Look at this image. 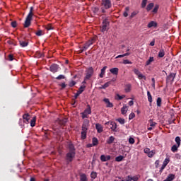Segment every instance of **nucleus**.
<instances>
[{
	"mask_svg": "<svg viewBox=\"0 0 181 181\" xmlns=\"http://www.w3.org/2000/svg\"><path fill=\"white\" fill-rule=\"evenodd\" d=\"M126 181H132V177L128 176Z\"/></svg>",
	"mask_w": 181,
	"mask_h": 181,
	"instance_id": "obj_61",
	"label": "nucleus"
},
{
	"mask_svg": "<svg viewBox=\"0 0 181 181\" xmlns=\"http://www.w3.org/2000/svg\"><path fill=\"white\" fill-rule=\"evenodd\" d=\"M36 124V117H34L30 121V127H35Z\"/></svg>",
	"mask_w": 181,
	"mask_h": 181,
	"instance_id": "obj_28",
	"label": "nucleus"
},
{
	"mask_svg": "<svg viewBox=\"0 0 181 181\" xmlns=\"http://www.w3.org/2000/svg\"><path fill=\"white\" fill-rule=\"evenodd\" d=\"M129 105L130 107H132V105H134V101H133V100H130V101L129 102Z\"/></svg>",
	"mask_w": 181,
	"mask_h": 181,
	"instance_id": "obj_63",
	"label": "nucleus"
},
{
	"mask_svg": "<svg viewBox=\"0 0 181 181\" xmlns=\"http://www.w3.org/2000/svg\"><path fill=\"white\" fill-rule=\"evenodd\" d=\"M133 118H135V113L132 112L129 116V119H133Z\"/></svg>",
	"mask_w": 181,
	"mask_h": 181,
	"instance_id": "obj_49",
	"label": "nucleus"
},
{
	"mask_svg": "<svg viewBox=\"0 0 181 181\" xmlns=\"http://www.w3.org/2000/svg\"><path fill=\"white\" fill-rule=\"evenodd\" d=\"M148 158H152V156H153V155H155V151H151L150 152H148V153L147 154Z\"/></svg>",
	"mask_w": 181,
	"mask_h": 181,
	"instance_id": "obj_42",
	"label": "nucleus"
},
{
	"mask_svg": "<svg viewBox=\"0 0 181 181\" xmlns=\"http://www.w3.org/2000/svg\"><path fill=\"white\" fill-rule=\"evenodd\" d=\"M84 88H86V86H81L79 88L78 90L74 95L75 98H77V97H78V95H80V94H81V93H83V91H84Z\"/></svg>",
	"mask_w": 181,
	"mask_h": 181,
	"instance_id": "obj_12",
	"label": "nucleus"
},
{
	"mask_svg": "<svg viewBox=\"0 0 181 181\" xmlns=\"http://www.w3.org/2000/svg\"><path fill=\"white\" fill-rule=\"evenodd\" d=\"M70 87H73V86H76V82L74 81H72L69 83Z\"/></svg>",
	"mask_w": 181,
	"mask_h": 181,
	"instance_id": "obj_57",
	"label": "nucleus"
},
{
	"mask_svg": "<svg viewBox=\"0 0 181 181\" xmlns=\"http://www.w3.org/2000/svg\"><path fill=\"white\" fill-rule=\"evenodd\" d=\"M114 141H115V138L112 136H111L107 140V144H108L109 145H111V144H112V142H114Z\"/></svg>",
	"mask_w": 181,
	"mask_h": 181,
	"instance_id": "obj_24",
	"label": "nucleus"
},
{
	"mask_svg": "<svg viewBox=\"0 0 181 181\" xmlns=\"http://www.w3.org/2000/svg\"><path fill=\"white\" fill-rule=\"evenodd\" d=\"M69 151L66 154V159H67V160H69V162H71V160H73V158H74V156H76V151L74 150V146L73 144H71V143H70L69 144Z\"/></svg>",
	"mask_w": 181,
	"mask_h": 181,
	"instance_id": "obj_3",
	"label": "nucleus"
},
{
	"mask_svg": "<svg viewBox=\"0 0 181 181\" xmlns=\"http://www.w3.org/2000/svg\"><path fill=\"white\" fill-rule=\"evenodd\" d=\"M110 86H111V82H107L103 85V88H107L108 87H110Z\"/></svg>",
	"mask_w": 181,
	"mask_h": 181,
	"instance_id": "obj_46",
	"label": "nucleus"
},
{
	"mask_svg": "<svg viewBox=\"0 0 181 181\" xmlns=\"http://www.w3.org/2000/svg\"><path fill=\"white\" fill-rule=\"evenodd\" d=\"M52 29H53V27L52 26V25H47L46 27L47 30H52Z\"/></svg>",
	"mask_w": 181,
	"mask_h": 181,
	"instance_id": "obj_54",
	"label": "nucleus"
},
{
	"mask_svg": "<svg viewBox=\"0 0 181 181\" xmlns=\"http://www.w3.org/2000/svg\"><path fill=\"white\" fill-rule=\"evenodd\" d=\"M132 180H134V181H138V177H132Z\"/></svg>",
	"mask_w": 181,
	"mask_h": 181,
	"instance_id": "obj_60",
	"label": "nucleus"
},
{
	"mask_svg": "<svg viewBox=\"0 0 181 181\" xmlns=\"http://www.w3.org/2000/svg\"><path fill=\"white\" fill-rule=\"evenodd\" d=\"M165 168H166V165H165L164 164L162 165L161 168L160 170V172H163V169H165Z\"/></svg>",
	"mask_w": 181,
	"mask_h": 181,
	"instance_id": "obj_59",
	"label": "nucleus"
},
{
	"mask_svg": "<svg viewBox=\"0 0 181 181\" xmlns=\"http://www.w3.org/2000/svg\"><path fill=\"white\" fill-rule=\"evenodd\" d=\"M11 26H12V28H16V26H17L16 21L11 22Z\"/></svg>",
	"mask_w": 181,
	"mask_h": 181,
	"instance_id": "obj_56",
	"label": "nucleus"
},
{
	"mask_svg": "<svg viewBox=\"0 0 181 181\" xmlns=\"http://www.w3.org/2000/svg\"><path fill=\"white\" fill-rule=\"evenodd\" d=\"M165 56V49H160L158 52V57L162 58Z\"/></svg>",
	"mask_w": 181,
	"mask_h": 181,
	"instance_id": "obj_23",
	"label": "nucleus"
},
{
	"mask_svg": "<svg viewBox=\"0 0 181 181\" xmlns=\"http://www.w3.org/2000/svg\"><path fill=\"white\" fill-rule=\"evenodd\" d=\"M92 144L94 146H97V145H98V139L95 137H93L92 139Z\"/></svg>",
	"mask_w": 181,
	"mask_h": 181,
	"instance_id": "obj_25",
	"label": "nucleus"
},
{
	"mask_svg": "<svg viewBox=\"0 0 181 181\" xmlns=\"http://www.w3.org/2000/svg\"><path fill=\"white\" fill-rule=\"evenodd\" d=\"M50 71H52V73H57V71H59V65L52 64L50 66Z\"/></svg>",
	"mask_w": 181,
	"mask_h": 181,
	"instance_id": "obj_10",
	"label": "nucleus"
},
{
	"mask_svg": "<svg viewBox=\"0 0 181 181\" xmlns=\"http://www.w3.org/2000/svg\"><path fill=\"white\" fill-rule=\"evenodd\" d=\"M117 121L119 122V124H121L122 125H124V124H125V119L122 118H119L117 119Z\"/></svg>",
	"mask_w": 181,
	"mask_h": 181,
	"instance_id": "obj_36",
	"label": "nucleus"
},
{
	"mask_svg": "<svg viewBox=\"0 0 181 181\" xmlns=\"http://www.w3.org/2000/svg\"><path fill=\"white\" fill-rule=\"evenodd\" d=\"M105 70H107V66H104L102 69H101V72L100 74V78H103V77H104V74H105Z\"/></svg>",
	"mask_w": 181,
	"mask_h": 181,
	"instance_id": "obj_22",
	"label": "nucleus"
},
{
	"mask_svg": "<svg viewBox=\"0 0 181 181\" xmlns=\"http://www.w3.org/2000/svg\"><path fill=\"white\" fill-rule=\"evenodd\" d=\"M123 64H132V62H131L129 60H128V59H124V61H123Z\"/></svg>",
	"mask_w": 181,
	"mask_h": 181,
	"instance_id": "obj_48",
	"label": "nucleus"
},
{
	"mask_svg": "<svg viewBox=\"0 0 181 181\" xmlns=\"http://www.w3.org/2000/svg\"><path fill=\"white\" fill-rule=\"evenodd\" d=\"M8 59L10 62H12V60H13V56L12 54L8 55Z\"/></svg>",
	"mask_w": 181,
	"mask_h": 181,
	"instance_id": "obj_58",
	"label": "nucleus"
},
{
	"mask_svg": "<svg viewBox=\"0 0 181 181\" xmlns=\"http://www.w3.org/2000/svg\"><path fill=\"white\" fill-rule=\"evenodd\" d=\"M112 6L111 0H102L100 4L101 13H107V10L110 9Z\"/></svg>",
	"mask_w": 181,
	"mask_h": 181,
	"instance_id": "obj_1",
	"label": "nucleus"
},
{
	"mask_svg": "<svg viewBox=\"0 0 181 181\" xmlns=\"http://www.w3.org/2000/svg\"><path fill=\"white\" fill-rule=\"evenodd\" d=\"M128 11H129V8L126 7V11H124V13H123L124 18H127V16H128Z\"/></svg>",
	"mask_w": 181,
	"mask_h": 181,
	"instance_id": "obj_41",
	"label": "nucleus"
},
{
	"mask_svg": "<svg viewBox=\"0 0 181 181\" xmlns=\"http://www.w3.org/2000/svg\"><path fill=\"white\" fill-rule=\"evenodd\" d=\"M118 68H112L110 69V71L112 73V74L117 76V74H118Z\"/></svg>",
	"mask_w": 181,
	"mask_h": 181,
	"instance_id": "obj_21",
	"label": "nucleus"
},
{
	"mask_svg": "<svg viewBox=\"0 0 181 181\" xmlns=\"http://www.w3.org/2000/svg\"><path fill=\"white\" fill-rule=\"evenodd\" d=\"M103 101L104 103H105L106 107H107V108H112L114 107V105H112V103L110 102V99L105 98Z\"/></svg>",
	"mask_w": 181,
	"mask_h": 181,
	"instance_id": "obj_11",
	"label": "nucleus"
},
{
	"mask_svg": "<svg viewBox=\"0 0 181 181\" xmlns=\"http://www.w3.org/2000/svg\"><path fill=\"white\" fill-rule=\"evenodd\" d=\"M133 71H134V74H136V76H137V77L139 80H142V79L146 80V76H145V75L142 74V73H141V71H139L138 69L134 68L133 69Z\"/></svg>",
	"mask_w": 181,
	"mask_h": 181,
	"instance_id": "obj_7",
	"label": "nucleus"
},
{
	"mask_svg": "<svg viewBox=\"0 0 181 181\" xmlns=\"http://www.w3.org/2000/svg\"><path fill=\"white\" fill-rule=\"evenodd\" d=\"M80 180L81 181H88V180L87 179V175H86L85 174H81L80 175Z\"/></svg>",
	"mask_w": 181,
	"mask_h": 181,
	"instance_id": "obj_26",
	"label": "nucleus"
},
{
	"mask_svg": "<svg viewBox=\"0 0 181 181\" xmlns=\"http://www.w3.org/2000/svg\"><path fill=\"white\" fill-rule=\"evenodd\" d=\"M117 100H122L123 98H125V95H119V94L117 95Z\"/></svg>",
	"mask_w": 181,
	"mask_h": 181,
	"instance_id": "obj_47",
	"label": "nucleus"
},
{
	"mask_svg": "<svg viewBox=\"0 0 181 181\" xmlns=\"http://www.w3.org/2000/svg\"><path fill=\"white\" fill-rule=\"evenodd\" d=\"M36 35H37V36H42V35H43V31H42V30H38V31L36 33Z\"/></svg>",
	"mask_w": 181,
	"mask_h": 181,
	"instance_id": "obj_52",
	"label": "nucleus"
},
{
	"mask_svg": "<svg viewBox=\"0 0 181 181\" xmlns=\"http://www.w3.org/2000/svg\"><path fill=\"white\" fill-rule=\"evenodd\" d=\"M110 159H111V156H105V155H102L100 156V160H102V162H107V160H110Z\"/></svg>",
	"mask_w": 181,
	"mask_h": 181,
	"instance_id": "obj_16",
	"label": "nucleus"
},
{
	"mask_svg": "<svg viewBox=\"0 0 181 181\" xmlns=\"http://www.w3.org/2000/svg\"><path fill=\"white\" fill-rule=\"evenodd\" d=\"M179 146H178L177 144H175V145H173V146H172V148H171V151H172V152H177V148H179Z\"/></svg>",
	"mask_w": 181,
	"mask_h": 181,
	"instance_id": "obj_27",
	"label": "nucleus"
},
{
	"mask_svg": "<svg viewBox=\"0 0 181 181\" xmlns=\"http://www.w3.org/2000/svg\"><path fill=\"white\" fill-rule=\"evenodd\" d=\"M106 124H110V128L112 131H113L114 132H117V123H115V122H111L110 123V122H108Z\"/></svg>",
	"mask_w": 181,
	"mask_h": 181,
	"instance_id": "obj_13",
	"label": "nucleus"
},
{
	"mask_svg": "<svg viewBox=\"0 0 181 181\" xmlns=\"http://www.w3.org/2000/svg\"><path fill=\"white\" fill-rule=\"evenodd\" d=\"M147 26L148 28H156L158 26V23H156L155 21H151Z\"/></svg>",
	"mask_w": 181,
	"mask_h": 181,
	"instance_id": "obj_18",
	"label": "nucleus"
},
{
	"mask_svg": "<svg viewBox=\"0 0 181 181\" xmlns=\"http://www.w3.org/2000/svg\"><path fill=\"white\" fill-rule=\"evenodd\" d=\"M121 57H125V55H124V54L118 55L117 57H116V59H119Z\"/></svg>",
	"mask_w": 181,
	"mask_h": 181,
	"instance_id": "obj_62",
	"label": "nucleus"
},
{
	"mask_svg": "<svg viewBox=\"0 0 181 181\" xmlns=\"http://www.w3.org/2000/svg\"><path fill=\"white\" fill-rule=\"evenodd\" d=\"M93 12L94 13H98V12H100V8H98V7H95L93 8Z\"/></svg>",
	"mask_w": 181,
	"mask_h": 181,
	"instance_id": "obj_43",
	"label": "nucleus"
},
{
	"mask_svg": "<svg viewBox=\"0 0 181 181\" xmlns=\"http://www.w3.org/2000/svg\"><path fill=\"white\" fill-rule=\"evenodd\" d=\"M136 15H138V12L134 11L133 13H132L130 18H134V16H136Z\"/></svg>",
	"mask_w": 181,
	"mask_h": 181,
	"instance_id": "obj_55",
	"label": "nucleus"
},
{
	"mask_svg": "<svg viewBox=\"0 0 181 181\" xmlns=\"http://www.w3.org/2000/svg\"><path fill=\"white\" fill-rule=\"evenodd\" d=\"M169 162H170V158H166L164 160L163 165H164V166H168V164L169 163Z\"/></svg>",
	"mask_w": 181,
	"mask_h": 181,
	"instance_id": "obj_32",
	"label": "nucleus"
},
{
	"mask_svg": "<svg viewBox=\"0 0 181 181\" xmlns=\"http://www.w3.org/2000/svg\"><path fill=\"white\" fill-rule=\"evenodd\" d=\"M95 42V37L92 38L91 40H89L82 47L81 52H86L91 45H93Z\"/></svg>",
	"mask_w": 181,
	"mask_h": 181,
	"instance_id": "obj_6",
	"label": "nucleus"
},
{
	"mask_svg": "<svg viewBox=\"0 0 181 181\" xmlns=\"http://www.w3.org/2000/svg\"><path fill=\"white\" fill-rule=\"evenodd\" d=\"M129 144H131V145H134V144H135V139H134V138L130 137L129 139Z\"/></svg>",
	"mask_w": 181,
	"mask_h": 181,
	"instance_id": "obj_39",
	"label": "nucleus"
},
{
	"mask_svg": "<svg viewBox=\"0 0 181 181\" xmlns=\"http://www.w3.org/2000/svg\"><path fill=\"white\" fill-rule=\"evenodd\" d=\"M175 142L178 146H180V137L177 136L175 138Z\"/></svg>",
	"mask_w": 181,
	"mask_h": 181,
	"instance_id": "obj_37",
	"label": "nucleus"
},
{
	"mask_svg": "<svg viewBox=\"0 0 181 181\" xmlns=\"http://www.w3.org/2000/svg\"><path fill=\"white\" fill-rule=\"evenodd\" d=\"M33 16V7H30V12L26 17L24 27L29 28L30 26V21H32V17Z\"/></svg>",
	"mask_w": 181,
	"mask_h": 181,
	"instance_id": "obj_4",
	"label": "nucleus"
},
{
	"mask_svg": "<svg viewBox=\"0 0 181 181\" xmlns=\"http://www.w3.org/2000/svg\"><path fill=\"white\" fill-rule=\"evenodd\" d=\"M93 74H94V69L93 67L88 69L86 71V75L85 76L84 81L82 82V84H86V81H87V80H90V78L93 77Z\"/></svg>",
	"mask_w": 181,
	"mask_h": 181,
	"instance_id": "obj_5",
	"label": "nucleus"
},
{
	"mask_svg": "<svg viewBox=\"0 0 181 181\" xmlns=\"http://www.w3.org/2000/svg\"><path fill=\"white\" fill-rule=\"evenodd\" d=\"M121 112L122 115H125V114L128 112V106H127V105H124V106L121 108Z\"/></svg>",
	"mask_w": 181,
	"mask_h": 181,
	"instance_id": "obj_17",
	"label": "nucleus"
},
{
	"mask_svg": "<svg viewBox=\"0 0 181 181\" xmlns=\"http://www.w3.org/2000/svg\"><path fill=\"white\" fill-rule=\"evenodd\" d=\"M173 179H175V175L170 174V175H168V176L167 177V178L165 180L172 181V180H173Z\"/></svg>",
	"mask_w": 181,
	"mask_h": 181,
	"instance_id": "obj_29",
	"label": "nucleus"
},
{
	"mask_svg": "<svg viewBox=\"0 0 181 181\" xmlns=\"http://www.w3.org/2000/svg\"><path fill=\"white\" fill-rule=\"evenodd\" d=\"M152 8H153V3H150L146 8V10L148 11H151L152 9Z\"/></svg>",
	"mask_w": 181,
	"mask_h": 181,
	"instance_id": "obj_35",
	"label": "nucleus"
},
{
	"mask_svg": "<svg viewBox=\"0 0 181 181\" xmlns=\"http://www.w3.org/2000/svg\"><path fill=\"white\" fill-rule=\"evenodd\" d=\"M88 127H90V121L86 119H84L82 125L81 139H86L87 138V131L88 130Z\"/></svg>",
	"mask_w": 181,
	"mask_h": 181,
	"instance_id": "obj_2",
	"label": "nucleus"
},
{
	"mask_svg": "<svg viewBox=\"0 0 181 181\" xmlns=\"http://www.w3.org/2000/svg\"><path fill=\"white\" fill-rule=\"evenodd\" d=\"M154 61H155V59L153 58V57H150L149 59L146 62V66H149Z\"/></svg>",
	"mask_w": 181,
	"mask_h": 181,
	"instance_id": "obj_20",
	"label": "nucleus"
},
{
	"mask_svg": "<svg viewBox=\"0 0 181 181\" xmlns=\"http://www.w3.org/2000/svg\"><path fill=\"white\" fill-rule=\"evenodd\" d=\"M23 122L28 124L29 122V119H30V115L29 114H25L23 115Z\"/></svg>",
	"mask_w": 181,
	"mask_h": 181,
	"instance_id": "obj_15",
	"label": "nucleus"
},
{
	"mask_svg": "<svg viewBox=\"0 0 181 181\" xmlns=\"http://www.w3.org/2000/svg\"><path fill=\"white\" fill-rule=\"evenodd\" d=\"M90 177L92 179H95L97 177V173L95 172H92L90 174Z\"/></svg>",
	"mask_w": 181,
	"mask_h": 181,
	"instance_id": "obj_40",
	"label": "nucleus"
},
{
	"mask_svg": "<svg viewBox=\"0 0 181 181\" xmlns=\"http://www.w3.org/2000/svg\"><path fill=\"white\" fill-rule=\"evenodd\" d=\"M147 97H148V100L149 103H152V95H151V92L147 91Z\"/></svg>",
	"mask_w": 181,
	"mask_h": 181,
	"instance_id": "obj_31",
	"label": "nucleus"
},
{
	"mask_svg": "<svg viewBox=\"0 0 181 181\" xmlns=\"http://www.w3.org/2000/svg\"><path fill=\"white\" fill-rule=\"evenodd\" d=\"M57 80H63L64 79V75H59L56 78Z\"/></svg>",
	"mask_w": 181,
	"mask_h": 181,
	"instance_id": "obj_51",
	"label": "nucleus"
},
{
	"mask_svg": "<svg viewBox=\"0 0 181 181\" xmlns=\"http://www.w3.org/2000/svg\"><path fill=\"white\" fill-rule=\"evenodd\" d=\"M151 152V149L148 148H144V153H146L147 155Z\"/></svg>",
	"mask_w": 181,
	"mask_h": 181,
	"instance_id": "obj_53",
	"label": "nucleus"
},
{
	"mask_svg": "<svg viewBox=\"0 0 181 181\" xmlns=\"http://www.w3.org/2000/svg\"><path fill=\"white\" fill-rule=\"evenodd\" d=\"M28 45V43L26 41H20V46H21V47H26Z\"/></svg>",
	"mask_w": 181,
	"mask_h": 181,
	"instance_id": "obj_30",
	"label": "nucleus"
},
{
	"mask_svg": "<svg viewBox=\"0 0 181 181\" xmlns=\"http://www.w3.org/2000/svg\"><path fill=\"white\" fill-rule=\"evenodd\" d=\"M147 2H148V0H143L142 1V3H141L142 8H145V6H146Z\"/></svg>",
	"mask_w": 181,
	"mask_h": 181,
	"instance_id": "obj_45",
	"label": "nucleus"
},
{
	"mask_svg": "<svg viewBox=\"0 0 181 181\" xmlns=\"http://www.w3.org/2000/svg\"><path fill=\"white\" fill-rule=\"evenodd\" d=\"M162 105V98H157V107H160Z\"/></svg>",
	"mask_w": 181,
	"mask_h": 181,
	"instance_id": "obj_34",
	"label": "nucleus"
},
{
	"mask_svg": "<svg viewBox=\"0 0 181 181\" xmlns=\"http://www.w3.org/2000/svg\"><path fill=\"white\" fill-rule=\"evenodd\" d=\"M122 159H124V156H119L115 158L116 162H121V161H122Z\"/></svg>",
	"mask_w": 181,
	"mask_h": 181,
	"instance_id": "obj_33",
	"label": "nucleus"
},
{
	"mask_svg": "<svg viewBox=\"0 0 181 181\" xmlns=\"http://www.w3.org/2000/svg\"><path fill=\"white\" fill-rule=\"evenodd\" d=\"M175 77H176V74L172 73L167 77V80L168 81H170L171 83H173V81L175 80Z\"/></svg>",
	"mask_w": 181,
	"mask_h": 181,
	"instance_id": "obj_14",
	"label": "nucleus"
},
{
	"mask_svg": "<svg viewBox=\"0 0 181 181\" xmlns=\"http://www.w3.org/2000/svg\"><path fill=\"white\" fill-rule=\"evenodd\" d=\"M66 122H67V119H64L61 124H66Z\"/></svg>",
	"mask_w": 181,
	"mask_h": 181,
	"instance_id": "obj_64",
	"label": "nucleus"
},
{
	"mask_svg": "<svg viewBox=\"0 0 181 181\" xmlns=\"http://www.w3.org/2000/svg\"><path fill=\"white\" fill-rule=\"evenodd\" d=\"M108 21L107 20H104L103 22V25L100 28L101 32H106L108 30Z\"/></svg>",
	"mask_w": 181,
	"mask_h": 181,
	"instance_id": "obj_9",
	"label": "nucleus"
},
{
	"mask_svg": "<svg viewBox=\"0 0 181 181\" xmlns=\"http://www.w3.org/2000/svg\"><path fill=\"white\" fill-rule=\"evenodd\" d=\"M149 122H150V127H155L156 125V122H153V120L152 119H150Z\"/></svg>",
	"mask_w": 181,
	"mask_h": 181,
	"instance_id": "obj_44",
	"label": "nucleus"
},
{
	"mask_svg": "<svg viewBox=\"0 0 181 181\" xmlns=\"http://www.w3.org/2000/svg\"><path fill=\"white\" fill-rule=\"evenodd\" d=\"M91 114V107H88L87 109L84 110L83 112L81 113L82 118L84 119V118H88V115Z\"/></svg>",
	"mask_w": 181,
	"mask_h": 181,
	"instance_id": "obj_8",
	"label": "nucleus"
},
{
	"mask_svg": "<svg viewBox=\"0 0 181 181\" xmlns=\"http://www.w3.org/2000/svg\"><path fill=\"white\" fill-rule=\"evenodd\" d=\"M124 90L126 93H129L131 91V85H127Z\"/></svg>",
	"mask_w": 181,
	"mask_h": 181,
	"instance_id": "obj_38",
	"label": "nucleus"
},
{
	"mask_svg": "<svg viewBox=\"0 0 181 181\" xmlns=\"http://www.w3.org/2000/svg\"><path fill=\"white\" fill-rule=\"evenodd\" d=\"M158 9H159V6H156L153 9V13H156V12H158Z\"/></svg>",
	"mask_w": 181,
	"mask_h": 181,
	"instance_id": "obj_50",
	"label": "nucleus"
},
{
	"mask_svg": "<svg viewBox=\"0 0 181 181\" xmlns=\"http://www.w3.org/2000/svg\"><path fill=\"white\" fill-rule=\"evenodd\" d=\"M95 128L99 134H101V132H103V126H101V124H96Z\"/></svg>",
	"mask_w": 181,
	"mask_h": 181,
	"instance_id": "obj_19",
	"label": "nucleus"
}]
</instances>
